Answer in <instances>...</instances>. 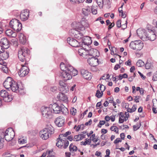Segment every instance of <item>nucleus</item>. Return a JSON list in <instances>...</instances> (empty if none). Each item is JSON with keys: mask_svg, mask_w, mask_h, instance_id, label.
<instances>
[{"mask_svg": "<svg viewBox=\"0 0 157 157\" xmlns=\"http://www.w3.org/2000/svg\"><path fill=\"white\" fill-rule=\"evenodd\" d=\"M18 57L22 62H25L24 64H21V67L18 72L19 76L21 77H24L29 73L28 67L26 66L27 62L29 61L30 58V51L25 47H21L18 52Z\"/></svg>", "mask_w": 157, "mask_h": 157, "instance_id": "nucleus-1", "label": "nucleus"}, {"mask_svg": "<svg viewBox=\"0 0 157 157\" xmlns=\"http://www.w3.org/2000/svg\"><path fill=\"white\" fill-rule=\"evenodd\" d=\"M61 70L60 75L66 81L71 79L72 76H75L78 74V71L70 64L65 65L62 62L60 64Z\"/></svg>", "mask_w": 157, "mask_h": 157, "instance_id": "nucleus-2", "label": "nucleus"}, {"mask_svg": "<svg viewBox=\"0 0 157 157\" xmlns=\"http://www.w3.org/2000/svg\"><path fill=\"white\" fill-rule=\"evenodd\" d=\"M139 34V35L141 36V39L144 41L148 40L152 41L156 38V35L153 28L152 29L148 28L147 30L142 29L141 34Z\"/></svg>", "mask_w": 157, "mask_h": 157, "instance_id": "nucleus-3", "label": "nucleus"}, {"mask_svg": "<svg viewBox=\"0 0 157 157\" xmlns=\"http://www.w3.org/2000/svg\"><path fill=\"white\" fill-rule=\"evenodd\" d=\"M54 132V128L52 125H49L40 132V136L42 139L46 140L48 139Z\"/></svg>", "mask_w": 157, "mask_h": 157, "instance_id": "nucleus-4", "label": "nucleus"}, {"mask_svg": "<svg viewBox=\"0 0 157 157\" xmlns=\"http://www.w3.org/2000/svg\"><path fill=\"white\" fill-rule=\"evenodd\" d=\"M41 111L44 117L49 119L52 118L53 112L51 108V105L49 107L42 106L41 108Z\"/></svg>", "mask_w": 157, "mask_h": 157, "instance_id": "nucleus-5", "label": "nucleus"}, {"mask_svg": "<svg viewBox=\"0 0 157 157\" xmlns=\"http://www.w3.org/2000/svg\"><path fill=\"white\" fill-rule=\"evenodd\" d=\"M11 28L17 32L20 31L22 29V25L20 21L16 19H12L10 22Z\"/></svg>", "mask_w": 157, "mask_h": 157, "instance_id": "nucleus-6", "label": "nucleus"}, {"mask_svg": "<svg viewBox=\"0 0 157 157\" xmlns=\"http://www.w3.org/2000/svg\"><path fill=\"white\" fill-rule=\"evenodd\" d=\"M143 46V43L140 40L132 41L129 44V47L137 51L140 50Z\"/></svg>", "mask_w": 157, "mask_h": 157, "instance_id": "nucleus-7", "label": "nucleus"}, {"mask_svg": "<svg viewBox=\"0 0 157 157\" xmlns=\"http://www.w3.org/2000/svg\"><path fill=\"white\" fill-rule=\"evenodd\" d=\"M10 89L13 92L16 93H19L21 95L24 94V88L22 86H19L17 83L15 81L10 87Z\"/></svg>", "mask_w": 157, "mask_h": 157, "instance_id": "nucleus-8", "label": "nucleus"}, {"mask_svg": "<svg viewBox=\"0 0 157 157\" xmlns=\"http://www.w3.org/2000/svg\"><path fill=\"white\" fill-rule=\"evenodd\" d=\"M6 133L4 137L7 141L9 142L11 140L14 138L15 136L14 132L12 128H10L6 130Z\"/></svg>", "mask_w": 157, "mask_h": 157, "instance_id": "nucleus-9", "label": "nucleus"}, {"mask_svg": "<svg viewBox=\"0 0 157 157\" xmlns=\"http://www.w3.org/2000/svg\"><path fill=\"white\" fill-rule=\"evenodd\" d=\"M0 96L6 102H9L12 100L11 96L6 90H2L0 91Z\"/></svg>", "mask_w": 157, "mask_h": 157, "instance_id": "nucleus-10", "label": "nucleus"}, {"mask_svg": "<svg viewBox=\"0 0 157 157\" xmlns=\"http://www.w3.org/2000/svg\"><path fill=\"white\" fill-rule=\"evenodd\" d=\"M67 42L73 47H81L82 44H81L80 41L75 39L69 37L67 39Z\"/></svg>", "mask_w": 157, "mask_h": 157, "instance_id": "nucleus-11", "label": "nucleus"}, {"mask_svg": "<svg viewBox=\"0 0 157 157\" xmlns=\"http://www.w3.org/2000/svg\"><path fill=\"white\" fill-rule=\"evenodd\" d=\"M14 81L12 78L8 77L4 82L3 85L6 89L10 90V87L12 85Z\"/></svg>", "mask_w": 157, "mask_h": 157, "instance_id": "nucleus-12", "label": "nucleus"}, {"mask_svg": "<svg viewBox=\"0 0 157 157\" xmlns=\"http://www.w3.org/2000/svg\"><path fill=\"white\" fill-rule=\"evenodd\" d=\"M99 62L98 59L94 56L87 59V62L90 66H97L99 64Z\"/></svg>", "mask_w": 157, "mask_h": 157, "instance_id": "nucleus-13", "label": "nucleus"}, {"mask_svg": "<svg viewBox=\"0 0 157 157\" xmlns=\"http://www.w3.org/2000/svg\"><path fill=\"white\" fill-rule=\"evenodd\" d=\"M58 100L61 102L67 103L68 100L67 96L62 93L59 92L57 96Z\"/></svg>", "mask_w": 157, "mask_h": 157, "instance_id": "nucleus-14", "label": "nucleus"}, {"mask_svg": "<svg viewBox=\"0 0 157 157\" xmlns=\"http://www.w3.org/2000/svg\"><path fill=\"white\" fill-rule=\"evenodd\" d=\"M29 11L28 10L25 9L23 10L20 14V18L23 21H26L29 16Z\"/></svg>", "mask_w": 157, "mask_h": 157, "instance_id": "nucleus-15", "label": "nucleus"}, {"mask_svg": "<svg viewBox=\"0 0 157 157\" xmlns=\"http://www.w3.org/2000/svg\"><path fill=\"white\" fill-rule=\"evenodd\" d=\"M81 74L83 77L87 80H90L92 78V74L87 70L82 69L80 71Z\"/></svg>", "mask_w": 157, "mask_h": 157, "instance_id": "nucleus-16", "label": "nucleus"}, {"mask_svg": "<svg viewBox=\"0 0 157 157\" xmlns=\"http://www.w3.org/2000/svg\"><path fill=\"white\" fill-rule=\"evenodd\" d=\"M65 118L63 117L60 116L57 117L55 121V123L59 127H61L64 125Z\"/></svg>", "mask_w": 157, "mask_h": 157, "instance_id": "nucleus-17", "label": "nucleus"}, {"mask_svg": "<svg viewBox=\"0 0 157 157\" xmlns=\"http://www.w3.org/2000/svg\"><path fill=\"white\" fill-rule=\"evenodd\" d=\"M51 105V107L53 110V113H58L60 112V110L61 106H59V104L56 103H54Z\"/></svg>", "mask_w": 157, "mask_h": 157, "instance_id": "nucleus-18", "label": "nucleus"}, {"mask_svg": "<svg viewBox=\"0 0 157 157\" xmlns=\"http://www.w3.org/2000/svg\"><path fill=\"white\" fill-rule=\"evenodd\" d=\"M1 44L2 45L4 49H7L9 47V43L7 38L3 37L1 39L0 41Z\"/></svg>", "mask_w": 157, "mask_h": 157, "instance_id": "nucleus-19", "label": "nucleus"}, {"mask_svg": "<svg viewBox=\"0 0 157 157\" xmlns=\"http://www.w3.org/2000/svg\"><path fill=\"white\" fill-rule=\"evenodd\" d=\"M81 44V47H82L83 44L84 45L88 46L90 45L92 43V41L90 37L86 36V38L82 39L81 41H80Z\"/></svg>", "mask_w": 157, "mask_h": 157, "instance_id": "nucleus-20", "label": "nucleus"}, {"mask_svg": "<svg viewBox=\"0 0 157 157\" xmlns=\"http://www.w3.org/2000/svg\"><path fill=\"white\" fill-rule=\"evenodd\" d=\"M5 33L6 35L10 37H15L17 36L16 33L10 29H7Z\"/></svg>", "mask_w": 157, "mask_h": 157, "instance_id": "nucleus-21", "label": "nucleus"}, {"mask_svg": "<svg viewBox=\"0 0 157 157\" xmlns=\"http://www.w3.org/2000/svg\"><path fill=\"white\" fill-rule=\"evenodd\" d=\"M19 39L21 43L23 44H24L26 42V36L23 33H21L19 35Z\"/></svg>", "mask_w": 157, "mask_h": 157, "instance_id": "nucleus-22", "label": "nucleus"}, {"mask_svg": "<svg viewBox=\"0 0 157 157\" xmlns=\"http://www.w3.org/2000/svg\"><path fill=\"white\" fill-rule=\"evenodd\" d=\"M59 89L63 94L66 93L68 91V88L67 85H65L63 86H59Z\"/></svg>", "mask_w": 157, "mask_h": 157, "instance_id": "nucleus-23", "label": "nucleus"}, {"mask_svg": "<svg viewBox=\"0 0 157 157\" xmlns=\"http://www.w3.org/2000/svg\"><path fill=\"white\" fill-rule=\"evenodd\" d=\"M101 86L100 87V90L101 91V92H100L99 90H97L95 96L98 98H100L102 96L103 94V92H104L105 90V88L103 89V90H101Z\"/></svg>", "mask_w": 157, "mask_h": 157, "instance_id": "nucleus-24", "label": "nucleus"}, {"mask_svg": "<svg viewBox=\"0 0 157 157\" xmlns=\"http://www.w3.org/2000/svg\"><path fill=\"white\" fill-rule=\"evenodd\" d=\"M2 55L3 59H6L9 57V52L8 51H5V49L3 50V52H2Z\"/></svg>", "mask_w": 157, "mask_h": 157, "instance_id": "nucleus-25", "label": "nucleus"}, {"mask_svg": "<svg viewBox=\"0 0 157 157\" xmlns=\"http://www.w3.org/2000/svg\"><path fill=\"white\" fill-rule=\"evenodd\" d=\"M74 37L77 40L79 41V40L83 39V35L82 33H80V32L78 31V33H76L75 36H74Z\"/></svg>", "mask_w": 157, "mask_h": 157, "instance_id": "nucleus-26", "label": "nucleus"}, {"mask_svg": "<svg viewBox=\"0 0 157 157\" xmlns=\"http://www.w3.org/2000/svg\"><path fill=\"white\" fill-rule=\"evenodd\" d=\"M63 106H61L60 112H61L64 115H67L68 114V110L63 105Z\"/></svg>", "mask_w": 157, "mask_h": 157, "instance_id": "nucleus-27", "label": "nucleus"}, {"mask_svg": "<svg viewBox=\"0 0 157 157\" xmlns=\"http://www.w3.org/2000/svg\"><path fill=\"white\" fill-rule=\"evenodd\" d=\"M78 32L75 29H71L69 30V33L70 36L74 37L75 34L78 33Z\"/></svg>", "mask_w": 157, "mask_h": 157, "instance_id": "nucleus-28", "label": "nucleus"}, {"mask_svg": "<svg viewBox=\"0 0 157 157\" xmlns=\"http://www.w3.org/2000/svg\"><path fill=\"white\" fill-rule=\"evenodd\" d=\"M109 45V48L110 50L111 51V54L112 55H115L117 56H119L120 57V58H121V56H120V55H118L116 53H115L113 51V50H115V52L116 53H117V48L115 47H112L111 48H110V45H109Z\"/></svg>", "mask_w": 157, "mask_h": 157, "instance_id": "nucleus-29", "label": "nucleus"}, {"mask_svg": "<svg viewBox=\"0 0 157 157\" xmlns=\"http://www.w3.org/2000/svg\"><path fill=\"white\" fill-rule=\"evenodd\" d=\"M86 50L88 51V52L89 53V56H94V54L93 53L97 52V49L94 48H91L89 50Z\"/></svg>", "mask_w": 157, "mask_h": 157, "instance_id": "nucleus-30", "label": "nucleus"}, {"mask_svg": "<svg viewBox=\"0 0 157 157\" xmlns=\"http://www.w3.org/2000/svg\"><path fill=\"white\" fill-rule=\"evenodd\" d=\"M136 109V105H134L132 106V108L130 109L129 108H128L127 109V111L128 112L131 113L135 111Z\"/></svg>", "mask_w": 157, "mask_h": 157, "instance_id": "nucleus-31", "label": "nucleus"}, {"mask_svg": "<svg viewBox=\"0 0 157 157\" xmlns=\"http://www.w3.org/2000/svg\"><path fill=\"white\" fill-rule=\"evenodd\" d=\"M63 139H61L60 140L57 141V142L56 143V145L59 148H61L63 146Z\"/></svg>", "mask_w": 157, "mask_h": 157, "instance_id": "nucleus-32", "label": "nucleus"}, {"mask_svg": "<svg viewBox=\"0 0 157 157\" xmlns=\"http://www.w3.org/2000/svg\"><path fill=\"white\" fill-rule=\"evenodd\" d=\"M145 64L144 62L141 60H138L136 63V65L139 67H141L144 66Z\"/></svg>", "mask_w": 157, "mask_h": 157, "instance_id": "nucleus-33", "label": "nucleus"}, {"mask_svg": "<svg viewBox=\"0 0 157 157\" xmlns=\"http://www.w3.org/2000/svg\"><path fill=\"white\" fill-rule=\"evenodd\" d=\"M5 131L0 130V140L3 139L4 141V137L6 133Z\"/></svg>", "mask_w": 157, "mask_h": 157, "instance_id": "nucleus-34", "label": "nucleus"}, {"mask_svg": "<svg viewBox=\"0 0 157 157\" xmlns=\"http://www.w3.org/2000/svg\"><path fill=\"white\" fill-rule=\"evenodd\" d=\"M63 141L64 143L63 147L64 149H66L67 148L69 144V141L66 140L65 139L64 140H63Z\"/></svg>", "mask_w": 157, "mask_h": 157, "instance_id": "nucleus-35", "label": "nucleus"}, {"mask_svg": "<svg viewBox=\"0 0 157 157\" xmlns=\"http://www.w3.org/2000/svg\"><path fill=\"white\" fill-rule=\"evenodd\" d=\"M91 12L93 14L96 15L97 13V8L93 6L91 8Z\"/></svg>", "mask_w": 157, "mask_h": 157, "instance_id": "nucleus-36", "label": "nucleus"}, {"mask_svg": "<svg viewBox=\"0 0 157 157\" xmlns=\"http://www.w3.org/2000/svg\"><path fill=\"white\" fill-rule=\"evenodd\" d=\"M120 60H121V59H120L119 60V64H117L115 66L114 69L115 70H117L119 68H120L121 67L120 65L122 63V61H121V63H120Z\"/></svg>", "mask_w": 157, "mask_h": 157, "instance_id": "nucleus-37", "label": "nucleus"}, {"mask_svg": "<svg viewBox=\"0 0 157 157\" xmlns=\"http://www.w3.org/2000/svg\"><path fill=\"white\" fill-rule=\"evenodd\" d=\"M79 136V134L75 136L73 139V140L75 141H78L81 140V139H80V137Z\"/></svg>", "mask_w": 157, "mask_h": 157, "instance_id": "nucleus-38", "label": "nucleus"}, {"mask_svg": "<svg viewBox=\"0 0 157 157\" xmlns=\"http://www.w3.org/2000/svg\"><path fill=\"white\" fill-rule=\"evenodd\" d=\"M18 142L19 144H23L26 143V140L25 139L20 138L18 139Z\"/></svg>", "mask_w": 157, "mask_h": 157, "instance_id": "nucleus-39", "label": "nucleus"}, {"mask_svg": "<svg viewBox=\"0 0 157 157\" xmlns=\"http://www.w3.org/2000/svg\"><path fill=\"white\" fill-rule=\"evenodd\" d=\"M151 63L147 61L145 65V68L147 69H148L151 68Z\"/></svg>", "mask_w": 157, "mask_h": 157, "instance_id": "nucleus-40", "label": "nucleus"}, {"mask_svg": "<svg viewBox=\"0 0 157 157\" xmlns=\"http://www.w3.org/2000/svg\"><path fill=\"white\" fill-rule=\"evenodd\" d=\"M119 13H120L119 16H121L123 18H125L126 15L124 13L123 11L122 10H119Z\"/></svg>", "mask_w": 157, "mask_h": 157, "instance_id": "nucleus-41", "label": "nucleus"}, {"mask_svg": "<svg viewBox=\"0 0 157 157\" xmlns=\"http://www.w3.org/2000/svg\"><path fill=\"white\" fill-rule=\"evenodd\" d=\"M71 2L73 4H79L80 3H82L84 1H81V0H70Z\"/></svg>", "mask_w": 157, "mask_h": 157, "instance_id": "nucleus-42", "label": "nucleus"}, {"mask_svg": "<svg viewBox=\"0 0 157 157\" xmlns=\"http://www.w3.org/2000/svg\"><path fill=\"white\" fill-rule=\"evenodd\" d=\"M102 4L103 5H108V6L110 4V1L109 0H103Z\"/></svg>", "mask_w": 157, "mask_h": 157, "instance_id": "nucleus-43", "label": "nucleus"}, {"mask_svg": "<svg viewBox=\"0 0 157 157\" xmlns=\"http://www.w3.org/2000/svg\"><path fill=\"white\" fill-rule=\"evenodd\" d=\"M71 113H72V115L75 116L76 114L77 113L76 109L74 108H72L71 110Z\"/></svg>", "mask_w": 157, "mask_h": 157, "instance_id": "nucleus-44", "label": "nucleus"}, {"mask_svg": "<svg viewBox=\"0 0 157 157\" xmlns=\"http://www.w3.org/2000/svg\"><path fill=\"white\" fill-rule=\"evenodd\" d=\"M89 139L86 138L85 139V142L82 141L81 142V145L86 146V144H88Z\"/></svg>", "mask_w": 157, "mask_h": 157, "instance_id": "nucleus-45", "label": "nucleus"}, {"mask_svg": "<svg viewBox=\"0 0 157 157\" xmlns=\"http://www.w3.org/2000/svg\"><path fill=\"white\" fill-rule=\"evenodd\" d=\"M95 134H93L91 136L92 137V139L91 140L94 142H97L98 140V138H95Z\"/></svg>", "mask_w": 157, "mask_h": 157, "instance_id": "nucleus-46", "label": "nucleus"}, {"mask_svg": "<svg viewBox=\"0 0 157 157\" xmlns=\"http://www.w3.org/2000/svg\"><path fill=\"white\" fill-rule=\"evenodd\" d=\"M121 20H118L116 22V25L117 26V27L119 28H120L121 26Z\"/></svg>", "mask_w": 157, "mask_h": 157, "instance_id": "nucleus-47", "label": "nucleus"}, {"mask_svg": "<svg viewBox=\"0 0 157 157\" xmlns=\"http://www.w3.org/2000/svg\"><path fill=\"white\" fill-rule=\"evenodd\" d=\"M127 21L126 20V23L122 25H121V28L122 29L124 30L126 29L127 27Z\"/></svg>", "mask_w": 157, "mask_h": 157, "instance_id": "nucleus-48", "label": "nucleus"}, {"mask_svg": "<svg viewBox=\"0 0 157 157\" xmlns=\"http://www.w3.org/2000/svg\"><path fill=\"white\" fill-rule=\"evenodd\" d=\"M71 134V132L70 131H68L66 132L64 134H61V135H63L64 137H66L67 136L70 135Z\"/></svg>", "mask_w": 157, "mask_h": 157, "instance_id": "nucleus-49", "label": "nucleus"}, {"mask_svg": "<svg viewBox=\"0 0 157 157\" xmlns=\"http://www.w3.org/2000/svg\"><path fill=\"white\" fill-rule=\"evenodd\" d=\"M97 4L100 9L102 8L103 4H102V2H96Z\"/></svg>", "mask_w": 157, "mask_h": 157, "instance_id": "nucleus-50", "label": "nucleus"}, {"mask_svg": "<svg viewBox=\"0 0 157 157\" xmlns=\"http://www.w3.org/2000/svg\"><path fill=\"white\" fill-rule=\"evenodd\" d=\"M122 142V140L119 138H117L114 141V143L115 144H117L119 142Z\"/></svg>", "mask_w": 157, "mask_h": 157, "instance_id": "nucleus-51", "label": "nucleus"}, {"mask_svg": "<svg viewBox=\"0 0 157 157\" xmlns=\"http://www.w3.org/2000/svg\"><path fill=\"white\" fill-rule=\"evenodd\" d=\"M152 79L154 81H157V71L154 74L153 76Z\"/></svg>", "mask_w": 157, "mask_h": 157, "instance_id": "nucleus-52", "label": "nucleus"}, {"mask_svg": "<svg viewBox=\"0 0 157 157\" xmlns=\"http://www.w3.org/2000/svg\"><path fill=\"white\" fill-rule=\"evenodd\" d=\"M0 64L4 66H6L7 65V63L4 61L3 59H0Z\"/></svg>", "mask_w": 157, "mask_h": 157, "instance_id": "nucleus-53", "label": "nucleus"}, {"mask_svg": "<svg viewBox=\"0 0 157 157\" xmlns=\"http://www.w3.org/2000/svg\"><path fill=\"white\" fill-rule=\"evenodd\" d=\"M90 69L91 70L94 72L96 71L97 70V68H96V66H91Z\"/></svg>", "mask_w": 157, "mask_h": 157, "instance_id": "nucleus-54", "label": "nucleus"}, {"mask_svg": "<svg viewBox=\"0 0 157 157\" xmlns=\"http://www.w3.org/2000/svg\"><path fill=\"white\" fill-rule=\"evenodd\" d=\"M57 88L56 86H54L51 87V90L53 92H55L57 90Z\"/></svg>", "mask_w": 157, "mask_h": 157, "instance_id": "nucleus-55", "label": "nucleus"}, {"mask_svg": "<svg viewBox=\"0 0 157 157\" xmlns=\"http://www.w3.org/2000/svg\"><path fill=\"white\" fill-rule=\"evenodd\" d=\"M4 141L3 139L0 140V149L2 148L3 147V142Z\"/></svg>", "mask_w": 157, "mask_h": 157, "instance_id": "nucleus-56", "label": "nucleus"}, {"mask_svg": "<svg viewBox=\"0 0 157 157\" xmlns=\"http://www.w3.org/2000/svg\"><path fill=\"white\" fill-rule=\"evenodd\" d=\"M83 51V49H82V48H81L78 49V53L80 55L82 56V55L83 54V52H82Z\"/></svg>", "mask_w": 157, "mask_h": 157, "instance_id": "nucleus-57", "label": "nucleus"}, {"mask_svg": "<svg viewBox=\"0 0 157 157\" xmlns=\"http://www.w3.org/2000/svg\"><path fill=\"white\" fill-rule=\"evenodd\" d=\"M110 24V25L108 27V29L109 30L110 29L113 27H114L115 25V24L114 23H111Z\"/></svg>", "mask_w": 157, "mask_h": 157, "instance_id": "nucleus-58", "label": "nucleus"}, {"mask_svg": "<svg viewBox=\"0 0 157 157\" xmlns=\"http://www.w3.org/2000/svg\"><path fill=\"white\" fill-rule=\"evenodd\" d=\"M137 126V128L136 129V130H137L140 127V126L141 125V121H140L139 123H137L136 125Z\"/></svg>", "mask_w": 157, "mask_h": 157, "instance_id": "nucleus-59", "label": "nucleus"}, {"mask_svg": "<svg viewBox=\"0 0 157 157\" xmlns=\"http://www.w3.org/2000/svg\"><path fill=\"white\" fill-rule=\"evenodd\" d=\"M59 86H63L65 85H67L66 83L64 82L63 81H60L59 82Z\"/></svg>", "mask_w": 157, "mask_h": 157, "instance_id": "nucleus-60", "label": "nucleus"}, {"mask_svg": "<svg viewBox=\"0 0 157 157\" xmlns=\"http://www.w3.org/2000/svg\"><path fill=\"white\" fill-rule=\"evenodd\" d=\"M72 151H76L78 150L77 147L75 145H73V146L72 147Z\"/></svg>", "mask_w": 157, "mask_h": 157, "instance_id": "nucleus-61", "label": "nucleus"}, {"mask_svg": "<svg viewBox=\"0 0 157 157\" xmlns=\"http://www.w3.org/2000/svg\"><path fill=\"white\" fill-rule=\"evenodd\" d=\"M114 128L113 129V131H114L116 133H118V128L117 127L115 126L114 127Z\"/></svg>", "mask_w": 157, "mask_h": 157, "instance_id": "nucleus-62", "label": "nucleus"}, {"mask_svg": "<svg viewBox=\"0 0 157 157\" xmlns=\"http://www.w3.org/2000/svg\"><path fill=\"white\" fill-rule=\"evenodd\" d=\"M3 157H11L10 153H4L2 155Z\"/></svg>", "mask_w": 157, "mask_h": 157, "instance_id": "nucleus-63", "label": "nucleus"}, {"mask_svg": "<svg viewBox=\"0 0 157 157\" xmlns=\"http://www.w3.org/2000/svg\"><path fill=\"white\" fill-rule=\"evenodd\" d=\"M120 137L121 139L124 140L125 137V135L124 133H122L120 134Z\"/></svg>", "mask_w": 157, "mask_h": 157, "instance_id": "nucleus-64", "label": "nucleus"}]
</instances>
